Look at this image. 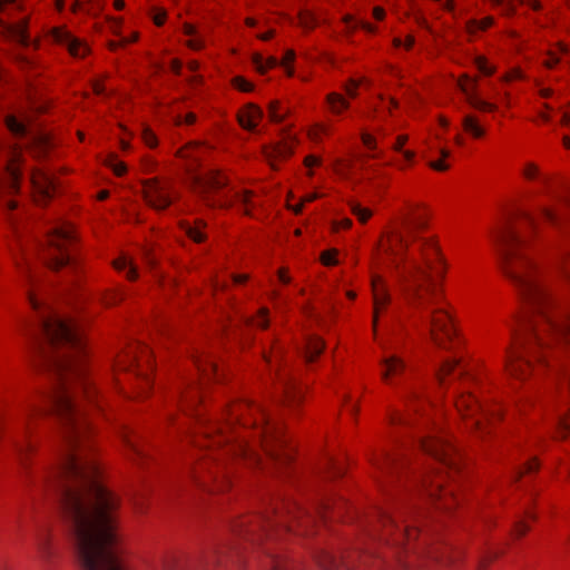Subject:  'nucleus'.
Returning <instances> with one entry per match:
<instances>
[{
    "label": "nucleus",
    "instance_id": "nucleus-45",
    "mask_svg": "<svg viewBox=\"0 0 570 570\" xmlns=\"http://www.w3.org/2000/svg\"><path fill=\"white\" fill-rule=\"evenodd\" d=\"M401 154H402L403 158L395 165L400 170H405L407 167H410L414 163L416 154L413 150H403V151H401Z\"/></svg>",
    "mask_w": 570,
    "mask_h": 570
},
{
    "label": "nucleus",
    "instance_id": "nucleus-64",
    "mask_svg": "<svg viewBox=\"0 0 570 570\" xmlns=\"http://www.w3.org/2000/svg\"><path fill=\"white\" fill-rule=\"evenodd\" d=\"M203 39L204 38H200V37L189 38L188 47L194 49V50H199L204 46Z\"/></svg>",
    "mask_w": 570,
    "mask_h": 570
},
{
    "label": "nucleus",
    "instance_id": "nucleus-60",
    "mask_svg": "<svg viewBox=\"0 0 570 570\" xmlns=\"http://www.w3.org/2000/svg\"><path fill=\"white\" fill-rule=\"evenodd\" d=\"M542 107L544 110L539 112V118L547 124L551 120L550 112L554 110V107L548 102H544Z\"/></svg>",
    "mask_w": 570,
    "mask_h": 570
},
{
    "label": "nucleus",
    "instance_id": "nucleus-9",
    "mask_svg": "<svg viewBox=\"0 0 570 570\" xmlns=\"http://www.w3.org/2000/svg\"><path fill=\"white\" fill-rule=\"evenodd\" d=\"M191 187L207 206L227 208L240 205L244 215H252L254 193L229 188L228 178L220 170L208 169L204 174L193 175Z\"/></svg>",
    "mask_w": 570,
    "mask_h": 570
},
{
    "label": "nucleus",
    "instance_id": "nucleus-32",
    "mask_svg": "<svg viewBox=\"0 0 570 570\" xmlns=\"http://www.w3.org/2000/svg\"><path fill=\"white\" fill-rule=\"evenodd\" d=\"M253 65L257 72L261 75L266 73L269 69L275 68L278 65V60L275 57H267L259 53L253 56Z\"/></svg>",
    "mask_w": 570,
    "mask_h": 570
},
{
    "label": "nucleus",
    "instance_id": "nucleus-15",
    "mask_svg": "<svg viewBox=\"0 0 570 570\" xmlns=\"http://www.w3.org/2000/svg\"><path fill=\"white\" fill-rule=\"evenodd\" d=\"M371 288L373 297V317L372 325L376 335L380 317L387 311L392 303V296L386 279L379 274L371 278Z\"/></svg>",
    "mask_w": 570,
    "mask_h": 570
},
{
    "label": "nucleus",
    "instance_id": "nucleus-17",
    "mask_svg": "<svg viewBox=\"0 0 570 570\" xmlns=\"http://www.w3.org/2000/svg\"><path fill=\"white\" fill-rule=\"evenodd\" d=\"M476 78H470L468 75H464L459 78L458 86L460 90L466 96V100L471 107L476 110L484 112H494L498 110V105L491 101H487L480 98L476 92Z\"/></svg>",
    "mask_w": 570,
    "mask_h": 570
},
{
    "label": "nucleus",
    "instance_id": "nucleus-20",
    "mask_svg": "<svg viewBox=\"0 0 570 570\" xmlns=\"http://www.w3.org/2000/svg\"><path fill=\"white\" fill-rule=\"evenodd\" d=\"M181 230L195 243H203L207 238V224L200 218L195 219L193 223L184 220L180 223Z\"/></svg>",
    "mask_w": 570,
    "mask_h": 570
},
{
    "label": "nucleus",
    "instance_id": "nucleus-62",
    "mask_svg": "<svg viewBox=\"0 0 570 570\" xmlns=\"http://www.w3.org/2000/svg\"><path fill=\"white\" fill-rule=\"evenodd\" d=\"M317 198V195L316 194H307L306 196H304L303 200L301 204L296 205L295 207H293V210L295 214H301L302 210H303V206L305 203H312L314 202L315 199Z\"/></svg>",
    "mask_w": 570,
    "mask_h": 570
},
{
    "label": "nucleus",
    "instance_id": "nucleus-29",
    "mask_svg": "<svg viewBox=\"0 0 570 570\" xmlns=\"http://www.w3.org/2000/svg\"><path fill=\"white\" fill-rule=\"evenodd\" d=\"M126 296L125 289L122 287H115L104 291L99 301L105 307H111L124 301Z\"/></svg>",
    "mask_w": 570,
    "mask_h": 570
},
{
    "label": "nucleus",
    "instance_id": "nucleus-2",
    "mask_svg": "<svg viewBox=\"0 0 570 570\" xmlns=\"http://www.w3.org/2000/svg\"><path fill=\"white\" fill-rule=\"evenodd\" d=\"M191 362L195 374L184 377L171 396L180 415L169 412L168 421L197 451L191 470L195 484L224 493L232 488V474L240 465L294 480L295 449L283 423L272 419L263 405L247 400L227 403L219 414L207 416L206 387L219 382L222 375L207 348H195Z\"/></svg>",
    "mask_w": 570,
    "mask_h": 570
},
{
    "label": "nucleus",
    "instance_id": "nucleus-22",
    "mask_svg": "<svg viewBox=\"0 0 570 570\" xmlns=\"http://www.w3.org/2000/svg\"><path fill=\"white\" fill-rule=\"evenodd\" d=\"M461 126L463 131L473 139H483L487 135V129L473 114L464 115L462 117Z\"/></svg>",
    "mask_w": 570,
    "mask_h": 570
},
{
    "label": "nucleus",
    "instance_id": "nucleus-55",
    "mask_svg": "<svg viewBox=\"0 0 570 570\" xmlns=\"http://www.w3.org/2000/svg\"><path fill=\"white\" fill-rule=\"evenodd\" d=\"M229 286V282L227 279H219V278H215L213 281V284H212V288H213V292H214V296L216 297V299L218 301V295L220 293H224L225 289Z\"/></svg>",
    "mask_w": 570,
    "mask_h": 570
},
{
    "label": "nucleus",
    "instance_id": "nucleus-10",
    "mask_svg": "<svg viewBox=\"0 0 570 570\" xmlns=\"http://www.w3.org/2000/svg\"><path fill=\"white\" fill-rule=\"evenodd\" d=\"M269 375L281 393L284 407L295 411L304 401V387L293 374L282 344L274 340L268 352L263 354Z\"/></svg>",
    "mask_w": 570,
    "mask_h": 570
},
{
    "label": "nucleus",
    "instance_id": "nucleus-7",
    "mask_svg": "<svg viewBox=\"0 0 570 570\" xmlns=\"http://www.w3.org/2000/svg\"><path fill=\"white\" fill-rule=\"evenodd\" d=\"M80 570H127L118 532L119 503H58Z\"/></svg>",
    "mask_w": 570,
    "mask_h": 570
},
{
    "label": "nucleus",
    "instance_id": "nucleus-4",
    "mask_svg": "<svg viewBox=\"0 0 570 570\" xmlns=\"http://www.w3.org/2000/svg\"><path fill=\"white\" fill-rule=\"evenodd\" d=\"M541 224L570 233V200L541 207L538 216L523 214L495 236L501 269L530 308L525 320L508 324L510 343L504 348L505 373L520 383L557 367L548 353L570 348V311L549 291L548 266L533 246Z\"/></svg>",
    "mask_w": 570,
    "mask_h": 570
},
{
    "label": "nucleus",
    "instance_id": "nucleus-49",
    "mask_svg": "<svg viewBox=\"0 0 570 570\" xmlns=\"http://www.w3.org/2000/svg\"><path fill=\"white\" fill-rule=\"evenodd\" d=\"M414 40H415V38L395 37V38H393L392 43H393L394 48H396V49L403 48L404 50L409 51L413 48Z\"/></svg>",
    "mask_w": 570,
    "mask_h": 570
},
{
    "label": "nucleus",
    "instance_id": "nucleus-37",
    "mask_svg": "<svg viewBox=\"0 0 570 570\" xmlns=\"http://www.w3.org/2000/svg\"><path fill=\"white\" fill-rule=\"evenodd\" d=\"M105 164L118 177H121L127 173V165L124 161L119 160L117 155H115V154L109 155L106 158Z\"/></svg>",
    "mask_w": 570,
    "mask_h": 570
},
{
    "label": "nucleus",
    "instance_id": "nucleus-35",
    "mask_svg": "<svg viewBox=\"0 0 570 570\" xmlns=\"http://www.w3.org/2000/svg\"><path fill=\"white\" fill-rule=\"evenodd\" d=\"M476 69L485 77H491L495 73L497 67L489 62L488 58L483 55H478L473 59Z\"/></svg>",
    "mask_w": 570,
    "mask_h": 570
},
{
    "label": "nucleus",
    "instance_id": "nucleus-28",
    "mask_svg": "<svg viewBox=\"0 0 570 570\" xmlns=\"http://www.w3.org/2000/svg\"><path fill=\"white\" fill-rule=\"evenodd\" d=\"M326 105L335 116L342 115L350 107V102L338 92L328 94L326 96Z\"/></svg>",
    "mask_w": 570,
    "mask_h": 570
},
{
    "label": "nucleus",
    "instance_id": "nucleus-25",
    "mask_svg": "<svg viewBox=\"0 0 570 570\" xmlns=\"http://www.w3.org/2000/svg\"><path fill=\"white\" fill-rule=\"evenodd\" d=\"M66 46L69 53L75 58H83L89 52V46L82 41L83 38H56Z\"/></svg>",
    "mask_w": 570,
    "mask_h": 570
},
{
    "label": "nucleus",
    "instance_id": "nucleus-38",
    "mask_svg": "<svg viewBox=\"0 0 570 570\" xmlns=\"http://www.w3.org/2000/svg\"><path fill=\"white\" fill-rule=\"evenodd\" d=\"M362 142L368 151L373 153V157H375V158L381 157L382 151L379 150V148H377L376 138L374 135H372L370 132H363L362 134Z\"/></svg>",
    "mask_w": 570,
    "mask_h": 570
},
{
    "label": "nucleus",
    "instance_id": "nucleus-63",
    "mask_svg": "<svg viewBox=\"0 0 570 570\" xmlns=\"http://www.w3.org/2000/svg\"><path fill=\"white\" fill-rule=\"evenodd\" d=\"M271 299L274 304L286 303V298L279 289H273L271 293Z\"/></svg>",
    "mask_w": 570,
    "mask_h": 570
},
{
    "label": "nucleus",
    "instance_id": "nucleus-3",
    "mask_svg": "<svg viewBox=\"0 0 570 570\" xmlns=\"http://www.w3.org/2000/svg\"><path fill=\"white\" fill-rule=\"evenodd\" d=\"M380 375L385 384L401 390L406 414L389 412L393 448L372 454L373 478L383 491L396 487L450 513L460 505L470 475L443 410L422 399V383L396 352L384 351Z\"/></svg>",
    "mask_w": 570,
    "mask_h": 570
},
{
    "label": "nucleus",
    "instance_id": "nucleus-26",
    "mask_svg": "<svg viewBox=\"0 0 570 570\" xmlns=\"http://www.w3.org/2000/svg\"><path fill=\"white\" fill-rule=\"evenodd\" d=\"M36 546L40 557L49 561L53 554L51 548V538L46 529H40L36 534Z\"/></svg>",
    "mask_w": 570,
    "mask_h": 570
},
{
    "label": "nucleus",
    "instance_id": "nucleus-54",
    "mask_svg": "<svg viewBox=\"0 0 570 570\" xmlns=\"http://www.w3.org/2000/svg\"><path fill=\"white\" fill-rule=\"evenodd\" d=\"M523 78V73L519 68H513L510 71H508L505 75H503L500 80L503 83H509L514 80H521Z\"/></svg>",
    "mask_w": 570,
    "mask_h": 570
},
{
    "label": "nucleus",
    "instance_id": "nucleus-16",
    "mask_svg": "<svg viewBox=\"0 0 570 570\" xmlns=\"http://www.w3.org/2000/svg\"><path fill=\"white\" fill-rule=\"evenodd\" d=\"M296 140L287 135L282 140L264 146L263 155L273 169H278L279 164L289 159L294 153Z\"/></svg>",
    "mask_w": 570,
    "mask_h": 570
},
{
    "label": "nucleus",
    "instance_id": "nucleus-44",
    "mask_svg": "<svg viewBox=\"0 0 570 570\" xmlns=\"http://www.w3.org/2000/svg\"><path fill=\"white\" fill-rule=\"evenodd\" d=\"M234 88L242 92H250L254 89V85L242 76H236L232 79Z\"/></svg>",
    "mask_w": 570,
    "mask_h": 570
},
{
    "label": "nucleus",
    "instance_id": "nucleus-1",
    "mask_svg": "<svg viewBox=\"0 0 570 570\" xmlns=\"http://www.w3.org/2000/svg\"><path fill=\"white\" fill-rule=\"evenodd\" d=\"M431 213L424 205L412 206L400 229L385 233L379 243V256L391 269V276L412 309V325L430 336L432 343L449 352L436 372L440 397L451 393L464 428L480 438L491 433L492 425L507 416L523 415L531 405L527 396L512 400L508 410L497 401H481L484 383L465 360L463 340L428 271L436 278L446 274V262L436 240L420 234L429 228Z\"/></svg>",
    "mask_w": 570,
    "mask_h": 570
},
{
    "label": "nucleus",
    "instance_id": "nucleus-14",
    "mask_svg": "<svg viewBox=\"0 0 570 570\" xmlns=\"http://www.w3.org/2000/svg\"><path fill=\"white\" fill-rule=\"evenodd\" d=\"M32 197L37 205H45L51 200L58 190L55 177L42 168H35L30 175Z\"/></svg>",
    "mask_w": 570,
    "mask_h": 570
},
{
    "label": "nucleus",
    "instance_id": "nucleus-52",
    "mask_svg": "<svg viewBox=\"0 0 570 570\" xmlns=\"http://www.w3.org/2000/svg\"><path fill=\"white\" fill-rule=\"evenodd\" d=\"M151 19L158 27L163 26L166 19V11L163 8L153 7L150 10Z\"/></svg>",
    "mask_w": 570,
    "mask_h": 570
},
{
    "label": "nucleus",
    "instance_id": "nucleus-23",
    "mask_svg": "<svg viewBox=\"0 0 570 570\" xmlns=\"http://www.w3.org/2000/svg\"><path fill=\"white\" fill-rule=\"evenodd\" d=\"M344 472L343 464L333 456H326L320 471L322 478L328 480L342 478Z\"/></svg>",
    "mask_w": 570,
    "mask_h": 570
},
{
    "label": "nucleus",
    "instance_id": "nucleus-59",
    "mask_svg": "<svg viewBox=\"0 0 570 570\" xmlns=\"http://www.w3.org/2000/svg\"><path fill=\"white\" fill-rule=\"evenodd\" d=\"M409 136L407 135H399L392 145V149L396 153L403 151L404 145L407 142Z\"/></svg>",
    "mask_w": 570,
    "mask_h": 570
},
{
    "label": "nucleus",
    "instance_id": "nucleus-34",
    "mask_svg": "<svg viewBox=\"0 0 570 570\" xmlns=\"http://www.w3.org/2000/svg\"><path fill=\"white\" fill-rule=\"evenodd\" d=\"M539 462L535 458L528 459L514 473V481H519L524 475H530L539 470Z\"/></svg>",
    "mask_w": 570,
    "mask_h": 570
},
{
    "label": "nucleus",
    "instance_id": "nucleus-51",
    "mask_svg": "<svg viewBox=\"0 0 570 570\" xmlns=\"http://www.w3.org/2000/svg\"><path fill=\"white\" fill-rule=\"evenodd\" d=\"M295 60V52L293 50H287L283 57L282 65L285 67L287 76L292 77L294 75V70L292 68V63Z\"/></svg>",
    "mask_w": 570,
    "mask_h": 570
},
{
    "label": "nucleus",
    "instance_id": "nucleus-5",
    "mask_svg": "<svg viewBox=\"0 0 570 570\" xmlns=\"http://www.w3.org/2000/svg\"><path fill=\"white\" fill-rule=\"evenodd\" d=\"M423 519V512L399 502L373 507L362 518L364 537L356 548L340 558L321 550L315 560L323 570H335L341 564L348 570H416L412 562L421 559L455 567L464 556L461 548L434 541L428 533L416 542Z\"/></svg>",
    "mask_w": 570,
    "mask_h": 570
},
{
    "label": "nucleus",
    "instance_id": "nucleus-33",
    "mask_svg": "<svg viewBox=\"0 0 570 570\" xmlns=\"http://www.w3.org/2000/svg\"><path fill=\"white\" fill-rule=\"evenodd\" d=\"M348 207L351 213L357 218V220L361 224H366L370 218L373 216L372 209L367 207H363L356 200H350Z\"/></svg>",
    "mask_w": 570,
    "mask_h": 570
},
{
    "label": "nucleus",
    "instance_id": "nucleus-50",
    "mask_svg": "<svg viewBox=\"0 0 570 570\" xmlns=\"http://www.w3.org/2000/svg\"><path fill=\"white\" fill-rule=\"evenodd\" d=\"M197 149H198L197 145L188 144L177 151V156L180 158H186V159L187 158L196 159L195 153L197 151Z\"/></svg>",
    "mask_w": 570,
    "mask_h": 570
},
{
    "label": "nucleus",
    "instance_id": "nucleus-11",
    "mask_svg": "<svg viewBox=\"0 0 570 570\" xmlns=\"http://www.w3.org/2000/svg\"><path fill=\"white\" fill-rule=\"evenodd\" d=\"M126 455L139 469L147 468L153 461L151 446L147 436L139 430L121 424L117 428Z\"/></svg>",
    "mask_w": 570,
    "mask_h": 570
},
{
    "label": "nucleus",
    "instance_id": "nucleus-36",
    "mask_svg": "<svg viewBox=\"0 0 570 570\" xmlns=\"http://www.w3.org/2000/svg\"><path fill=\"white\" fill-rule=\"evenodd\" d=\"M439 153L440 158L430 161L429 166L436 171H446L450 168V165L445 160L451 157V151L445 147H441Z\"/></svg>",
    "mask_w": 570,
    "mask_h": 570
},
{
    "label": "nucleus",
    "instance_id": "nucleus-21",
    "mask_svg": "<svg viewBox=\"0 0 570 570\" xmlns=\"http://www.w3.org/2000/svg\"><path fill=\"white\" fill-rule=\"evenodd\" d=\"M111 265L114 269L117 271L118 273L126 272L125 276L129 282H135L138 279L139 274L137 266L134 263L132 258L129 257L128 255L121 254L111 262Z\"/></svg>",
    "mask_w": 570,
    "mask_h": 570
},
{
    "label": "nucleus",
    "instance_id": "nucleus-6",
    "mask_svg": "<svg viewBox=\"0 0 570 570\" xmlns=\"http://www.w3.org/2000/svg\"><path fill=\"white\" fill-rule=\"evenodd\" d=\"M351 507L342 498H322L307 501L296 493H284L264 500L259 505L233 520L229 524L232 542L206 553L203 567L207 570L224 563L240 564L248 547L262 546L268 570H297L296 564L272 544L287 535H309L328 519L350 520Z\"/></svg>",
    "mask_w": 570,
    "mask_h": 570
},
{
    "label": "nucleus",
    "instance_id": "nucleus-40",
    "mask_svg": "<svg viewBox=\"0 0 570 570\" xmlns=\"http://www.w3.org/2000/svg\"><path fill=\"white\" fill-rule=\"evenodd\" d=\"M493 23L492 17H484L481 19H474L470 21L469 29L470 32H478V31H485L488 30Z\"/></svg>",
    "mask_w": 570,
    "mask_h": 570
},
{
    "label": "nucleus",
    "instance_id": "nucleus-30",
    "mask_svg": "<svg viewBox=\"0 0 570 570\" xmlns=\"http://www.w3.org/2000/svg\"><path fill=\"white\" fill-rule=\"evenodd\" d=\"M493 4L502 7V10L507 14H511L515 10V2L527 4L533 10H540L541 3L539 0H491Z\"/></svg>",
    "mask_w": 570,
    "mask_h": 570
},
{
    "label": "nucleus",
    "instance_id": "nucleus-24",
    "mask_svg": "<svg viewBox=\"0 0 570 570\" xmlns=\"http://www.w3.org/2000/svg\"><path fill=\"white\" fill-rule=\"evenodd\" d=\"M325 344L318 336L312 335L306 338L304 360L306 363H313L323 353Z\"/></svg>",
    "mask_w": 570,
    "mask_h": 570
},
{
    "label": "nucleus",
    "instance_id": "nucleus-12",
    "mask_svg": "<svg viewBox=\"0 0 570 570\" xmlns=\"http://www.w3.org/2000/svg\"><path fill=\"white\" fill-rule=\"evenodd\" d=\"M142 193L149 206L157 210L168 208L176 198L173 184L169 180L158 177L144 180Z\"/></svg>",
    "mask_w": 570,
    "mask_h": 570
},
{
    "label": "nucleus",
    "instance_id": "nucleus-18",
    "mask_svg": "<svg viewBox=\"0 0 570 570\" xmlns=\"http://www.w3.org/2000/svg\"><path fill=\"white\" fill-rule=\"evenodd\" d=\"M521 176L528 183L537 184L539 189L537 194L546 193L551 184V178L548 174L543 173L538 164L533 161H527L522 166Z\"/></svg>",
    "mask_w": 570,
    "mask_h": 570
},
{
    "label": "nucleus",
    "instance_id": "nucleus-56",
    "mask_svg": "<svg viewBox=\"0 0 570 570\" xmlns=\"http://www.w3.org/2000/svg\"><path fill=\"white\" fill-rule=\"evenodd\" d=\"M163 570H178V559L175 556H166L161 563Z\"/></svg>",
    "mask_w": 570,
    "mask_h": 570
},
{
    "label": "nucleus",
    "instance_id": "nucleus-61",
    "mask_svg": "<svg viewBox=\"0 0 570 570\" xmlns=\"http://www.w3.org/2000/svg\"><path fill=\"white\" fill-rule=\"evenodd\" d=\"M321 164H322V158L317 157V156H314V155H308L304 159L305 167H307L309 169L313 168V167L321 166Z\"/></svg>",
    "mask_w": 570,
    "mask_h": 570
},
{
    "label": "nucleus",
    "instance_id": "nucleus-13",
    "mask_svg": "<svg viewBox=\"0 0 570 570\" xmlns=\"http://www.w3.org/2000/svg\"><path fill=\"white\" fill-rule=\"evenodd\" d=\"M40 38H2L0 51L12 59L21 67H29L33 63L30 56L31 50H36L39 46Z\"/></svg>",
    "mask_w": 570,
    "mask_h": 570
},
{
    "label": "nucleus",
    "instance_id": "nucleus-43",
    "mask_svg": "<svg viewBox=\"0 0 570 570\" xmlns=\"http://www.w3.org/2000/svg\"><path fill=\"white\" fill-rule=\"evenodd\" d=\"M338 250L335 248L326 249L321 253L320 259L324 266L331 267L338 264Z\"/></svg>",
    "mask_w": 570,
    "mask_h": 570
},
{
    "label": "nucleus",
    "instance_id": "nucleus-41",
    "mask_svg": "<svg viewBox=\"0 0 570 570\" xmlns=\"http://www.w3.org/2000/svg\"><path fill=\"white\" fill-rule=\"evenodd\" d=\"M141 140L150 149H154L158 146V137L148 126H144L141 129Z\"/></svg>",
    "mask_w": 570,
    "mask_h": 570
},
{
    "label": "nucleus",
    "instance_id": "nucleus-53",
    "mask_svg": "<svg viewBox=\"0 0 570 570\" xmlns=\"http://www.w3.org/2000/svg\"><path fill=\"white\" fill-rule=\"evenodd\" d=\"M197 116L194 112H188L185 117L177 115L174 118L175 126L187 125L191 126L196 122Z\"/></svg>",
    "mask_w": 570,
    "mask_h": 570
},
{
    "label": "nucleus",
    "instance_id": "nucleus-39",
    "mask_svg": "<svg viewBox=\"0 0 570 570\" xmlns=\"http://www.w3.org/2000/svg\"><path fill=\"white\" fill-rule=\"evenodd\" d=\"M331 135V126L325 124H317L312 127L308 131V136L313 141H320L323 136Z\"/></svg>",
    "mask_w": 570,
    "mask_h": 570
},
{
    "label": "nucleus",
    "instance_id": "nucleus-27",
    "mask_svg": "<svg viewBox=\"0 0 570 570\" xmlns=\"http://www.w3.org/2000/svg\"><path fill=\"white\" fill-rule=\"evenodd\" d=\"M268 118L274 124L284 122L289 116V109L278 100H273L267 108Z\"/></svg>",
    "mask_w": 570,
    "mask_h": 570
},
{
    "label": "nucleus",
    "instance_id": "nucleus-57",
    "mask_svg": "<svg viewBox=\"0 0 570 570\" xmlns=\"http://www.w3.org/2000/svg\"><path fill=\"white\" fill-rule=\"evenodd\" d=\"M141 167L145 173H151L157 167V161L151 156H145L141 159Z\"/></svg>",
    "mask_w": 570,
    "mask_h": 570
},
{
    "label": "nucleus",
    "instance_id": "nucleus-47",
    "mask_svg": "<svg viewBox=\"0 0 570 570\" xmlns=\"http://www.w3.org/2000/svg\"><path fill=\"white\" fill-rule=\"evenodd\" d=\"M381 106L380 108L375 109V117H380L381 109H386L387 115H392L393 109H396L399 107V102L394 98H390L387 101L381 97Z\"/></svg>",
    "mask_w": 570,
    "mask_h": 570
},
{
    "label": "nucleus",
    "instance_id": "nucleus-58",
    "mask_svg": "<svg viewBox=\"0 0 570 570\" xmlns=\"http://www.w3.org/2000/svg\"><path fill=\"white\" fill-rule=\"evenodd\" d=\"M277 278H278V282L283 285H289L292 283V277L288 274L287 267H281L277 271Z\"/></svg>",
    "mask_w": 570,
    "mask_h": 570
},
{
    "label": "nucleus",
    "instance_id": "nucleus-31",
    "mask_svg": "<svg viewBox=\"0 0 570 570\" xmlns=\"http://www.w3.org/2000/svg\"><path fill=\"white\" fill-rule=\"evenodd\" d=\"M247 326L265 330L269 324V311L267 307H262L255 316L244 317Z\"/></svg>",
    "mask_w": 570,
    "mask_h": 570
},
{
    "label": "nucleus",
    "instance_id": "nucleus-42",
    "mask_svg": "<svg viewBox=\"0 0 570 570\" xmlns=\"http://www.w3.org/2000/svg\"><path fill=\"white\" fill-rule=\"evenodd\" d=\"M533 518L534 517H533L532 512L530 510H527L524 520H519L514 523V527L512 530L513 535H515L517 538L523 537L529 530L527 520L533 519Z\"/></svg>",
    "mask_w": 570,
    "mask_h": 570
},
{
    "label": "nucleus",
    "instance_id": "nucleus-46",
    "mask_svg": "<svg viewBox=\"0 0 570 570\" xmlns=\"http://www.w3.org/2000/svg\"><path fill=\"white\" fill-rule=\"evenodd\" d=\"M365 82V78L361 80L350 79L344 86L346 95L352 99L356 98L358 87L364 85Z\"/></svg>",
    "mask_w": 570,
    "mask_h": 570
},
{
    "label": "nucleus",
    "instance_id": "nucleus-8",
    "mask_svg": "<svg viewBox=\"0 0 570 570\" xmlns=\"http://www.w3.org/2000/svg\"><path fill=\"white\" fill-rule=\"evenodd\" d=\"M154 371L153 351L139 341H131L116 356L112 387L126 397L145 399L154 387Z\"/></svg>",
    "mask_w": 570,
    "mask_h": 570
},
{
    "label": "nucleus",
    "instance_id": "nucleus-48",
    "mask_svg": "<svg viewBox=\"0 0 570 570\" xmlns=\"http://www.w3.org/2000/svg\"><path fill=\"white\" fill-rule=\"evenodd\" d=\"M499 554H500V551H498L493 548H489L487 553L480 559L476 570H482L483 568H485L487 564L489 562H491L493 559L498 558Z\"/></svg>",
    "mask_w": 570,
    "mask_h": 570
},
{
    "label": "nucleus",
    "instance_id": "nucleus-19",
    "mask_svg": "<svg viewBox=\"0 0 570 570\" xmlns=\"http://www.w3.org/2000/svg\"><path fill=\"white\" fill-rule=\"evenodd\" d=\"M264 116L263 110L257 105L249 102L242 107L237 112L239 126L248 131H255Z\"/></svg>",
    "mask_w": 570,
    "mask_h": 570
}]
</instances>
